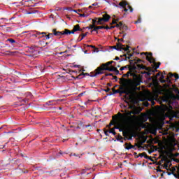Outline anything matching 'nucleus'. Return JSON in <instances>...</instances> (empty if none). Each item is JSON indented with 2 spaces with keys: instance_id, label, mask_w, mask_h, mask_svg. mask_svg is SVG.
Listing matches in <instances>:
<instances>
[{
  "instance_id": "c85d7f7f",
  "label": "nucleus",
  "mask_w": 179,
  "mask_h": 179,
  "mask_svg": "<svg viewBox=\"0 0 179 179\" xmlns=\"http://www.w3.org/2000/svg\"><path fill=\"white\" fill-rule=\"evenodd\" d=\"M137 66L138 69H146V66L143 64H138Z\"/></svg>"
},
{
  "instance_id": "cd10ccee",
  "label": "nucleus",
  "mask_w": 179,
  "mask_h": 179,
  "mask_svg": "<svg viewBox=\"0 0 179 179\" xmlns=\"http://www.w3.org/2000/svg\"><path fill=\"white\" fill-rule=\"evenodd\" d=\"M43 37H45L46 40H50V36L48 35V34H43V36H41V37H38V38H43Z\"/></svg>"
},
{
  "instance_id": "4c0bfd02",
  "label": "nucleus",
  "mask_w": 179,
  "mask_h": 179,
  "mask_svg": "<svg viewBox=\"0 0 179 179\" xmlns=\"http://www.w3.org/2000/svg\"><path fill=\"white\" fill-rule=\"evenodd\" d=\"M85 127L88 128L89 131H90V129H93V126H92V124L85 125Z\"/></svg>"
},
{
  "instance_id": "f257e3e1",
  "label": "nucleus",
  "mask_w": 179,
  "mask_h": 179,
  "mask_svg": "<svg viewBox=\"0 0 179 179\" xmlns=\"http://www.w3.org/2000/svg\"><path fill=\"white\" fill-rule=\"evenodd\" d=\"M129 76L132 78H129ZM120 83H125L127 86L130 85L132 86L133 90H141V87L138 86H141V84L143 83L142 81V75L136 74L132 71L129 70V71L123 75V78H120Z\"/></svg>"
},
{
  "instance_id": "8fccbe9b",
  "label": "nucleus",
  "mask_w": 179,
  "mask_h": 179,
  "mask_svg": "<svg viewBox=\"0 0 179 179\" xmlns=\"http://www.w3.org/2000/svg\"><path fill=\"white\" fill-rule=\"evenodd\" d=\"M29 50H30V52H31L32 54L33 52H37V50H33V48H30Z\"/></svg>"
},
{
  "instance_id": "052dcab7",
  "label": "nucleus",
  "mask_w": 179,
  "mask_h": 179,
  "mask_svg": "<svg viewBox=\"0 0 179 179\" xmlns=\"http://www.w3.org/2000/svg\"><path fill=\"white\" fill-rule=\"evenodd\" d=\"M115 25H114V26H110V27H109V28H110V30H111V29H115Z\"/></svg>"
},
{
  "instance_id": "f03ea898",
  "label": "nucleus",
  "mask_w": 179,
  "mask_h": 179,
  "mask_svg": "<svg viewBox=\"0 0 179 179\" xmlns=\"http://www.w3.org/2000/svg\"><path fill=\"white\" fill-rule=\"evenodd\" d=\"M132 114H134L132 110L123 114L119 112L117 115L113 116V118H118L119 116L120 122L124 125H131L134 122V118L136 117L135 115H132Z\"/></svg>"
},
{
  "instance_id": "dca6fc26",
  "label": "nucleus",
  "mask_w": 179,
  "mask_h": 179,
  "mask_svg": "<svg viewBox=\"0 0 179 179\" xmlns=\"http://www.w3.org/2000/svg\"><path fill=\"white\" fill-rule=\"evenodd\" d=\"M124 148L127 149V150H129L130 149H135V145H132L131 143H124Z\"/></svg>"
},
{
  "instance_id": "473e14b6",
  "label": "nucleus",
  "mask_w": 179,
  "mask_h": 179,
  "mask_svg": "<svg viewBox=\"0 0 179 179\" xmlns=\"http://www.w3.org/2000/svg\"><path fill=\"white\" fill-rule=\"evenodd\" d=\"M85 29H88V30H92L94 29V25L90 24L89 27H85Z\"/></svg>"
},
{
  "instance_id": "ddd939ff",
  "label": "nucleus",
  "mask_w": 179,
  "mask_h": 179,
  "mask_svg": "<svg viewBox=\"0 0 179 179\" xmlns=\"http://www.w3.org/2000/svg\"><path fill=\"white\" fill-rule=\"evenodd\" d=\"M26 96V99H23V101H24V103H26L28 100H30V99H33V94H31V92H27L25 94Z\"/></svg>"
},
{
  "instance_id": "393cba45",
  "label": "nucleus",
  "mask_w": 179,
  "mask_h": 179,
  "mask_svg": "<svg viewBox=\"0 0 179 179\" xmlns=\"http://www.w3.org/2000/svg\"><path fill=\"white\" fill-rule=\"evenodd\" d=\"M159 80H160L161 83H166V82H170V80H167V78H166V80H164V76H163V75L161 76Z\"/></svg>"
},
{
  "instance_id": "79ce46f5",
  "label": "nucleus",
  "mask_w": 179,
  "mask_h": 179,
  "mask_svg": "<svg viewBox=\"0 0 179 179\" xmlns=\"http://www.w3.org/2000/svg\"><path fill=\"white\" fill-rule=\"evenodd\" d=\"M117 141H121V139H123L122 136L121 135L117 136L116 138Z\"/></svg>"
},
{
  "instance_id": "e433bc0d",
  "label": "nucleus",
  "mask_w": 179,
  "mask_h": 179,
  "mask_svg": "<svg viewBox=\"0 0 179 179\" xmlns=\"http://www.w3.org/2000/svg\"><path fill=\"white\" fill-rule=\"evenodd\" d=\"M144 157H145V159H149V160L152 161V157L148 156V155L146 154V152H145V155H144Z\"/></svg>"
},
{
  "instance_id": "2eb2a0df",
  "label": "nucleus",
  "mask_w": 179,
  "mask_h": 179,
  "mask_svg": "<svg viewBox=\"0 0 179 179\" xmlns=\"http://www.w3.org/2000/svg\"><path fill=\"white\" fill-rule=\"evenodd\" d=\"M132 111H133L134 115H138V114H141L142 109H139L136 107H134V108L132 109Z\"/></svg>"
},
{
  "instance_id": "423d86ee",
  "label": "nucleus",
  "mask_w": 179,
  "mask_h": 179,
  "mask_svg": "<svg viewBox=\"0 0 179 179\" xmlns=\"http://www.w3.org/2000/svg\"><path fill=\"white\" fill-rule=\"evenodd\" d=\"M145 55V59H147V61H149V62L150 64H155V69H157L158 68H159L160 66V62L156 63V59L155 58H153V57L152 55H153V53L152 52H142L141 55Z\"/></svg>"
},
{
  "instance_id": "9b49d317",
  "label": "nucleus",
  "mask_w": 179,
  "mask_h": 179,
  "mask_svg": "<svg viewBox=\"0 0 179 179\" xmlns=\"http://www.w3.org/2000/svg\"><path fill=\"white\" fill-rule=\"evenodd\" d=\"M127 5H128V2L127 1H121L119 3V6L123 8L124 12L128 10V8H127Z\"/></svg>"
},
{
  "instance_id": "b1692460",
  "label": "nucleus",
  "mask_w": 179,
  "mask_h": 179,
  "mask_svg": "<svg viewBox=\"0 0 179 179\" xmlns=\"http://www.w3.org/2000/svg\"><path fill=\"white\" fill-rule=\"evenodd\" d=\"M104 21L102 17H98L96 20V24H103Z\"/></svg>"
},
{
  "instance_id": "7ed1b4c3",
  "label": "nucleus",
  "mask_w": 179,
  "mask_h": 179,
  "mask_svg": "<svg viewBox=\"0 0 179 179\" xmlns=\"http://www.w3.org/2000/svg\"><path fill=\"white\" fill-rule=\"evenodd\" d=\"M121 86L118 90L112 89L113 94H116V93H119V94H126V96H129V94H132V88L129 87V85H127L125 83H120Z\"/></svg>"
},
{
  "instance_id": "09e8293b",
  "label": "nucleus",
  "mask_w": 179,
  "mask_h": 179,
  "mask_svg": "<svg viewBox=\"0 0 179 179\" xmlns=\"http://www.w3.org/2000/svg\"><path fill=\"white\" fill-rule=\"evenodd\" d=\"M110 24H117V21H115V19L113 20L112 22Z\"/></svg>"
},
{
  "instance_id": "5701e85b",
  "label": "nucleus",
  "mask_w": 179,
  "mask_h": 179,
  "mask_svg": "<svg viewBox=\"0 0 179 179\" xmlns=\"http://www.w3.org/2000/svg\"><path fill=\"white\" fill-rule=\"evenodd\" d=\"M170 98L172 99V100H179V95H176L174 94H171L170 95Z\"/></svg>"
},
{
  "instance_id": "680f3d73",
  "label": "nucleus",
  "mask_w": 179,
  "mask_h": 179,
  "mask_svg": "<svg viewBox=\"0 0 179 179\" xmlns=\"http://www.w3.org/2000/svg\"><path fill=\"white\" fill-rule=\"evenodd\" d=\"M114 124H115V122H110L109 127H111V125H114Z\"/></svg>"
},
{
  "instance_id": "c9c22d12",
  "label": "nucleus",
  "mask_w": 179,
  "mask_h": 179,
  "mask_svg": "<svg viewBox=\"0 0 179 179\" xmlns=\"http://www.w3.org/2000/svg\"><path fill=\"white\" fill-rule=\"evenodd\" d=\"M96 23H97V17L92 20V25L96 26Z\"/></svg>"
},
{
  "instance_id": "338daca9",
  "label": "nucleus",
  "mask_w": 179,
  "mask_h": 179,
  "mask_svg": "<svg viewBox=\"0 0 179 179\" xmlns=\"http://www.w3.org/2000/svg\"><path fill=\"white\" fill-rule=\"evenodd\" d=\"M110 68H111V69H113V71H114V69H115L116 67H114L113 66H110Z\"/></svg>"
},
{
  "instance_id": "e2e57ef3",
  "label": "nucleus",
  "mask_w": 179,
  "mask_h": 179,
  "mask_svg": "<svg viewBox=\"0 0 179 179\" xmlns=\"http://www.w3.org/2000/svg\"><path fill=\"white\" fill-rule=\"evenodd\" d=\"M99 5V3H92V6H97Z\"/></svg>"
},
{
  "instance_id": "5fc2aeb1",
  "label": "nucleus",
  "mask_w": 179,
  "mask_h": 179,
  "mask_svg": "<svg viewBox=\"0 0 179 179\" xmlns=\"http://www.w3.org/2000/svg\"><path fill=\"white\" fill-rule=\"evenodd\" d=\"M173 162H176V163H179V159L178 158L173 159Z\"/></svg>"
},
{
  "instance_id": "a878e982",
  "label": "nucleus",
  "mask_w": 179,
  "mask_h": 179,
  "mask_svg": "<svg viewBox=\"0 0 179 179\" xmlns=\"http://www.w3.org/2000/svg\"><path fill=\"white\" fill-rule=\"evenodd\" d=\"M41 34H42V36H43V34H47V32H38V31H37V32L35 34V36H36V37H38V36H41Z\"/></svg>"
},
{
  "instance_id": "f704fd0d",
  "label": "nucleus",
  "mask_w": 179,
  "mask_h": 179,
  "mask_svg": "<svg viewBox=\"0 0 179 179\" xmlns=\"http://www.w3.org/2000/svg\"><path fill=\"white\" fill-rule=\"evenodd\" d=\"M113 72L115 73V75H120V71H118V69H117V67L114 69Z\"/></svg>"
},
{
  "instance_id": "7c9ffc66",
  "label": "nucleus",
  "mask_w": 179,
  "mask_h": 179,
  "mask_svg": "<svg viewBox=\"0 0 179 179\" xmlns=\"http://www.w3.org/2000/svg\"><path fill=\"white\" fill-rule=\"evenodd\" d=\"M7 41H9V43H10V44L16 43V41H15V39H13V38H8V39H7Z\"/></svg>"
},
{
  "instance_id": "de8ad7c7",
  "label": "nucleus",
  "mask_w": 179,
  "mask_h": 179,
  "mask_svg": "<svg viewBox=\"0 0 179 179\" xmlns=\"http://www.w3.org/2000/svg\"><path fill=\"white\" fill-rule=\"evenodd\" d=\"M103 29H105L106 30H110V27L108 26H103Z\"/></svg>"
},
{
  "instance_id": "a18cd8bd",
  "label": "nucleus",
  "mask_w": 179,
  "mask_h": 179,
  "mask_svg": "<svg viewBox=\"0 0 179 179\" xmlns=\"http://www.w3.org/2000/svg\"><path fill=\"white\" fill-rule=\"evenodd\" d=\"M145 152L138 154L139 157H144Z\"/></svg>"
},
{
  "instance_id": "f8f14e48",
  "label": "nucleus",
  "mask_w": 179,
  "mask_h": 179,
  "mask_svg": "<svg viewBox=\"0 0 179 179\" xmlns=\"http://www.w3.org/2000/svg\"><path fill=\"white\" fill-rule=\"evenodd\" d=\"M101 18L103 20L104 23H107V22H108V20H110V19H111V16H110V15L106 13V14L103 15V17Z\"/></svg>"
},
{
  "instance_id": "c03bdc74",
  "label": "nucleus",
  "mask_w": 179,
  "mask_h": 179,
  "mask_svg": "<svg viewBox=\"0 0 179 179\" xmlns=\"http://www.w3.org/2000/svg\"><path fill=\"white\" fill-rule=\"evenodd\" d=\"M110 90H111V89L106 87V90H103V92H106V93H108V92H110Z\"/></svg>"
},
{
  "instance_id": "6e6552de",
  "label": "nucleus",
  "mask_w": 179,
  "mask_h": 179,
  "mask_svg": "<svg viewBox=\"0 0 179 179\" xmlns=\"http://www.w3.org/2000/svg\"><path fill=\"white\" fill-rule=\"evenodd\" d=\"M61 101H64V99H57V100H52V101H48L46 102V104L48 106H57V104H59Z\"/></svg>"
},
{
  "instance_id": "3c124183",
  "label": "nucleus",
  "mask_w": 179,
  "mask_h": 179,
  "mask_svg": "<svg viewBox=\"0 0 179 179\" xmlns=\"http://www.w3.org/2000/svg\"><path fill=\"white\" fill-rule=\"evenodd\" d=\"M87 47H90L91 48H94L96 49V46L93 45H87Z\"/></svg>"
},
{
  "instance_id": "bb28decb",
  "label": "nucleus",
  "mask_w": 179,
  "mask_h": 179,
  "mask_svg": "<svg viewBox=\"0 0 179 179\" xmlns=\"http://www.w3.org/2000/svg\"><path fill=\"white\" fill-rule=\"evenodd\" d=\"M88 34H89V32H86L85 34H80V36H81L82 37H81L80 40H78V42L82 41V40L83 38H85V37H86V36H87Z\"/></svg>"
},
{
  "instance_id": "4468645a",
  "label": "nucleus",
  "mask_w": 179,
  "mask_h": 179,
  "mask_svg": "<svg viewBox=\"0 0 179 179\" xmlns=\"http://www.w3.org/2000/svg\"><path fill=\"white\" fill-rule=\"evenodd\" d=\"M94 73H96V71H95V73L92 72L90 74H89V73H83L78 75V76H77V78L82 79V77H80V76H92V75H94Z\"/></svg>"
},
{
  "instance_id": "69168bd1",
  "label": "nucleus",
  "mask_w": 179,
  "mask_h": 179,
  "mask_svg": "<svg viewBox=\"0 0 179 179\" xmlns=\"http://www.w3.org/2000/svg\"><path fill=\"white\" fill-rule=\"evenodd\" d=\"M103 79H106V77L104 76H102V78H101V80H103Z\"/></svg>"
},
{
  "instance_id": "2f4dec72",
  "label": "nucleus",
  "mask_w": 179,
  "mask_h": 179,
  "mask_svg": "<svg viewBox=\"0 0 179 179\" xmlns=\"http://www.w3.org/2000/svg\"><path fill=\"white\" fill-rule=\"evenodd\" d=\"M122 22H120L118 24L116 23L115 27H119L121 29V27H122Z\"/></svg>"
},
{
  "instance_id": "4d7b16f0",
  "label": "nucleus",
  "mask_w": 179,
  "mask_h": 179,
  "mask_svg": "<svg viewBox=\"0 0 179 179\" xmlns=\"http://www.w3.org/2000/svg\"><path fill=\"white\" fill-rule=\"evenodd\" d=\"M108 132H109V131H108V130H106V131H105V135H106V136H108Z\"/></svg>"
},
{
  "instance_id": "ea45409f",
  "label": "nucleus",
  "mask_w": 179,
  "mask_h": 179,
  "mask_svg": "<svg viewBox=\"0 0 179 179\" xmlns=\"http://www.w3.org/2000/svg\"><path fill=\"white\" fill-rule=\"evenodd\" d=\"M127 8L128 9H129L131 13L134 12V8H132L131 6H129V4L127 5Z\"/></svg>"
},
{
  "instance_id": "58836bf2",
  "label": "nucleus",
  "mask_w": 179,
  "mask_h": 179,
  "mask_svg": "<svg viewBox=\"0 0 179 179\" xmlns=\"http://www.w3.org/2000/svg\"><path fill=\"white\" fill-rule=\"evenodd\" d=\"M158 76H160V73H157L155 77H151L150 79H157Z\"/></svg>"
},
{
  "instance_id": "1a4fd4ad",
  "label": "nucleus",
  "mask_w": 179,
  "mask_h": 179,
  "mask_svg": "<svg viewBox=\"0 0 179 179\" xmlns=\"http://www.w3.org/2000/svg\"><path fill=\"white\" fill-rule=\"evenodd\" d=\"M124 69H129V71H135L136 69V66L126 65L120 68V71H124Z\"/></svg>"
},
{
  "instance_id": "774afa93",
  "label": "nucleus",
  "mask_w": 179,
  "mask_h": 179,
  "mask_svg": "<svg viewBox=\"0 0 179 179\" xmlns=\"http://www.w3.org/2000/svg\"><path fill=\"white\" fill-rule=\"evenodd\" d=\"M141 22V20H138V21H136L135 23H140Z\"/></svg>"
},
{
  "instance_id": "412c9836",
  "label": "nucleus",
  "mask_w": 179,
  "mask_h": 179,
  "mask_svg": "<svg viewBox=\"0 0 179 179\" xmlns=\"http://www.w3.org/2000/svg\"><path fill=\"white\" fill-rule=\"evenodd\" d=\"M114 62V61H110V62H108L106 64H102L99 67H107V66H110V65H111V64H113Z\"/></svg>"
},
{
  "instance_id": "a19ab883",
  "label": "nucleus",
  "mask_w": 179,
  "mask_h": 179,
  "mask_svg": "<svg viewBox=\"0 0 179 179\" xmlns=\"http://www.w3.org/2000/svg\"><path fill=\"white\" fill-rule=\"evenodd\" d=\"M48 34L50 38H52V37H54V36H55L54 32L53 33H48Z\"/></svg>"
},
{
  "instance_id": "49530a36",
  "label": "nucleus",
  "mask_w": 179,
  "mask_h": 179,
  "mask_svg": "<svg viewBox=\"0 0 179 179\" xmlns=\"http://www.w3.org/2000/svg\"><path fill=\"white\" fill-rule=\"evenodd\" d=\"M85 93H86V92H81L78 94V97H82V96H83L85 94Z\"/></svg>"
},
{
  "instance_id": "603ef678",
  "label": "nucleus",
  "mask_w": 179,
  "mask_h": 179,
  "mask_svg": "<svg viewBox=\"0 0 179 179\" xmlns=\"http://www.w3.org/2000/svg\"><path fill=\"white\" fill-rule=\"evenodd\" d=\"M168 168H169V164H164V169H166L167 170Z\"/></svg>"
},
{
  "instance_id": "13d9d810",
  "label": "nucleus",
  "mask_w": 179,
  "mask_h": 179,
  "mask_svg": "<svg viewBox=\"0 0 179 179\" xmlns=\"http://www.w3.org/2000/svg\"><path fill=\"white\" fill-rule=\"evenodd\" d=\"M141 62H142V59H137V64H141Z\"/></svg>"
},
{
  "instance_id": "39448f33",
  "label": "nucleus",
  "mask_w": 179,
  "mask_h": 179,
  "mask_svg": "<svg viewBox=\"0 0 179 179\" xmlns=\"http://www.w3.org/2000/svg\"><path fill=\"white\" fill-rule=\"evenodd\" d=\"M115 129H119L120 132H122L123 136L124 139H127L128 141H132V138L135 137V131L131 129H129L126 131H124L122 129H120V127L116 126L114 127Z\"/></svg>"
},
{
  "instance_id": "6ab92c4d",
  "label": "nucleus",
  "mask_w": 179,
  "mask_h": 179,
  "mask_svg": "<svg viewBox=\"0 0 179 179\" xmlns=\"http://www.w3.org/2000/svg\"><path fill=\"white\" fill-rule=\"evenodd\" d=\"M73 29L76 31H82L83 32V29H80V26L79 24H76L73 27Z\"/></svg>"
},
{
  "instance_id": "f3484780",
  "label": "nucleus",
  "mask_w": 179,
  "mask_h": 179,
  "mask_svg": "<svg viewBox=\"0 0 179 179\" xmlns=\"http://www.w3.org/2000/svg\"><path fill=\"white\" fill-rule=\"evenodd\" d=\"M173 76L175 77L176 80H177L179 78L178 74H177V73L173 74V73H169V76L167 77V80H168V81L170 80V78H173Z\"/></svg>"
},
{
  "instance_id": "bf43d9fd",
  "label": "nucleus",
  "mask_w": 179,
  "mask_h": 179,
  "mask_svg": "<svg viewBox=\"0 0 179 179\" xmlns=\"http://www.w3.org/2000/svg\"><path fill=\"white\" fill-rule=\"evenodd\" d=\"M6 146V145H0V149H3Z\"/></svg>"
},
{
  "instance_id": "c756f323",
  "label": "nucleus",
  "mask_w": 179,
  "mask_h": 179,
  "mask_svg": "<svg viewBox=\"0 0 179 179\" xmlns=\"http://www.w3.org/2000/svg\"><path fill=\"white\" fill-rule=\"evenodd\" d=\"M109 134H113V135H117V133L115 132V130L114 128H112L109 130Z\"/></svg>"
},
{
  "instance_id": "864d4df0",
  "label": "nucleus",
  "mask_w": 179,
  "mask_h": 179,
  "mask_svg": "<svg viewBox=\"0 0 179 179\" xmlns=\"http://www.w3.org/2000/svg\"><path fill=\"white\" fill-rule=\"evenodd\" d=\"M175 93H176V94H179V90L178 88H176L174 90Z\"/></svg>"
},
{
  "instance_id": "6e6d98bb",
  "label": "nucleus",
  "mask_w": 179,
  "mask_h": 179,
  "mask_svg": "<svg viewBox=\"0 0 179 179\" xmlns=\"http://www.w3.org/2000/svg\"><path fill=\"white\" fill-rule=\"evenodd\" d=\"M80 16L81 17H86V14L83 13V14H80Z\"/></svg>"
},
{
  "instance_id": "0e129e2a",
  "label": "nucleus",
  "mask_w": 179,
  "mask_h": 179,
  "mask_svg": "<svg viewBox=\"0 0 179 179\" xmlns=\"http://www.w3.org/2000/svg\"><path fill=\"white\" fill-rule=\"evenodd\" d=\"M114 59H115V61H118L120 59V57H116Z\"/></svg>"
},
{
  "instance_id": "4be33fe9",
  "label": "nucleus",
  "mask_w": 179,
  "mask_h": 179,
  "mask_svg": "<svg viewBox=\"0 0 179 179\" xmlns=\"http://www.w3.org/2000/svg\"><path fill=\"white\" fill-rule=\"evenodd\" d=\"M143 73L145 74V78L150 76V75L155 73V71H144Z\"/></svg>"
},
{
  "instance_id": "0eeeda50",
  "label": "nucleus",
  "mask_w": 179,
  "mask_h": 179,
  "mask_svg": "<svg viewBox=\"0 0 179 179\" xmlns=\"http://www.w3.org/2000/svg\"><path fill=\"white\" fill-rule=\"evenodd\" d=\"M104 71H108V72H113L114 69H112L111 67H98L95 69V73L91 76V78H94V76H97V75H103L104 73Z\"/></svg>"
},
{
  "instance_id": "9d476101",
  "label": "nucleus",
  "mask_w": 179,
  "mask_h": 179,
  "mask_svg": "<svg viewBox=\"0 0 179 179\" xmlns=\"http://www.w3.org/2000/svg\"><path fill=\"white\" fill-rule=\"evenodd\" d=\"M52 33L54 36H57V37L59 36H64L66 34L65 31H57V29H53Z\"/></svg>"
},
{
  "instance_id": "37998d69",
  "label": "nucleus",
  "mask_w": 179,
  "mask_h": 179,
  "mask_svg": "<svg viewBox=\"0 0 179 179\" xmlns=\"http://www.w3.org/2000/svg\"><path fill=\"white\" fill-rule=\"evenodd\" d=\"M115 80V82H117L118 81V77L117 76H113V78H112V80Z\"/></svg>"
},
{
  "instance_id": "a211bd4d",
  "label": "nucleus",
  "mask_w": 179,
  "mask_h": 179,
  "mask_svg": "<svg viewBox=\"0 0 179 179\" xmlns=\"http://www.w3.org/2000/svg\"><path fill=\"white\" fill-rule=\"evenodd\" d=\"M75 33H76V31L73 29L72 31H70L68 29H64V34H75Z\"/></svg>"
},
{
  "instance_id": "aec40b11",
  "label": "nucleus",
  "mask_w": 179,
  "mask_h": 179,
  "mask_svg": "<svg viewBox=\"0 0 179 179\" xmlns=\"http://www.w3.org/2000/svg\"><path fill=\"white\" fill-rule=\"evenodd\" d=\"M101 29H103V26H94V28L93 29V31H96V34H99V31L98 30H100Z\"/></svg>"
},
{
  "instance_id": "20e7f679",
  "label": "nucleus",
  "mask_w": 179,
  "mask_h": 179,
  "mask_svg": "<svg viewBox=\"0 0 179 179\" xmlns=\"http://www.w3.org/2000/svg\"><path fill=\"white\" fill-rule=\"evenodd\" d=\"M112 48H114L117 51H126L127 52L129 57H127L126 54L120 56V57H126L125 61H127V59H131V57H132L134 55L133 54H129L131 52V50H129V48H131V47H129V45H127L125 48V45H122L120 42H118L116 44V45L113 46Z\"/></svg>"
},
{
  "instance_id": "72a5a7b5",
  "label": "nucleus",
  "mask_w": 179,
  "mask_h": 179,
  "mask_svg": "<svg viewBox=\"0 0 179 179\" xmlns=\"http://www.w3.org/2000/svg\"><path fill=\"white\" fill-rule=\"evenodd\" d=\"M121 29H122V30H127L128 29V26H127L125 24H122Z\"/></svg>"
}]
</instances>
